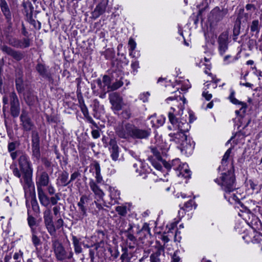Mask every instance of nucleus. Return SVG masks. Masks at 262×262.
<instances>
[{"label": "nucleus", "instance_id": "1", "mask_svg": "<svg viewBox=\"0 0 262 262\" xmlns=\"http://www.w3.org/2000/svg\"><path fill=\"white\" fill-rule=\"evenodd\" d=\"M18 162L20 170L23 174L24 189L25 190L28 189L30 191L32 189L34 192V185L32 181L33 169L27 154H25L23 156L19 157Z\"/></svg>", "mask_w": 262, "mask_h": 262}, {"label": "nucleus", "instance_id": "2", "mask_svg": "<svg viewBox=\"0 0 262 262\" xmlns=\"http://www.w3.org/2000/svg\"><path fill=\"white\" fill-rule=\"evenodd\" d=\"M52 248L58 261L70 259L73 257V252L71 250H67L62 244L57 239H52Z\"/></svg>", "mask_w": 262, "mask_h": 262}, {"label": "nucleus", "instance_id": "3", "mask_svg": "<svg viewBox=\"0 0 262 262\" xmlns=\"http://www.w3.org/2000/svg\"><path fill=\"white\" fill-rule=\"evenodd\" d=\"M235 180L233 172L228 170L227 173L223 174L221 180L217 179L215 182L221 186L223 190L226 192L230 193L236 189L234 185Z\"/></svg>", "mask_w": 262, "mask_h": 262}, {"label": "nucleus", "instance_id": "4", "mask_svg": "<svg viewBox=\"0 0 262 262\" xmlns=\"http://www.w3.org/2000/svg\"><path fill=\"white\" fill-rule=\"evenodd\" d=\"M133 131V124L126 123L124 124L118 125L115 128L116 135L120 138L128 140L132 138Z\"/></svg>", "mask_w": 262, "mask_h": 262}, {"label": "nucleus", "instance_id": "5", "mask_svg": "<svg viewBox=\"0 0 262 262\" xmlns=\"http://www.w3.org/2000/svg\"><path fill=\"white\" fill-rule=\"evenodd\" d=\"M178 128L179 130V132L176 133H170L169 136L171 138V141L182 145L183 142L187 140V137L185 134V132L187 131L188 129L184 128L180 123L178 124Z\"/></svg>", "mask_w": 262, "mask_h": 262}, {"label": "nucleus", "instance_id": "6", "mask_svg": "<svg viewBox=\"0 0 262 262\" xmlns=\"http://www.w3.org/2000/svg\"><path fill=\"white\" fill-rule=\"evenodd\" d=\"M10 113L12 116L16 118L20 113V105L18 97L14 92L10 94Z\"/></svg>", "mask_w": 262, "mask_h": 262}, {"label": "nucleus", "instance_id": "7", "mask_svg": "<svg viewBox=\"0 0 262 262\" xmlns=\"http://www.w3.org/2000/svg\"><path fill=\"white\" fill-rule=\"evenodd\" d=\"M45 226L51 235L56 233V228L53 221V216L50 209H46L43 213Z\"/></svg>", "mask_w": 262, "mask_h": 262}, {"label": "nucleus", "instance_id": "8", "mask_svg": "<svg viewBox=\"0 0 262 262\" xmlns=\"http://www.w3.org/2000/svg\"><path fill=\"white\" fill-rule=\"evenodd\" d=\"M228 32L225 31L222 33L217 39L219 44L218 49L221 55H223L228 48L229 43Z\"/></svg>", "mask_w": 262, "mask_h": 262}, {"label": "nucleus", "instance_id": "9", "mask_svg": "<svg viewBox=\"0 0 262 262\" xmlns=\"http://www.w3.org/2000/svg\"><path fill=\"white\" fill-rule=\"evenodd\" d=\"M109 100L113 110L119 111L122 109L123 99L119 93L113 92L110 94Z\"/></svg>", "mask_w": 262, "mask_h": 262}, {"label": "nucleus", "instance_id": "10", "mask_svg": "<svg viewBox=\"0 0 262 262\" xmlns=\"http://www.w3.org/2000/svg\"><path fill=\"white\" fill-rule=\"evenodd\" d=\"M20 120L24 130L28 132L32 130L34 126L33 122L28 116V113L23 111L20 116Z\"/></svg>", "mask_w": 262, "mask_h": 262}, {"label": "nucleus", "instance_id": "11", "mask_svg": "<svg viewBox=\"0 0 262 262\" xmlns=\"http://www.w3.org/2000/svg\"><path fill=\"white\" fill-rule=\"evenodd\" d=\"M0 48L3 52L11 56L17 61H20L24 57V54L23 52L14 50L5 45L2 46Z\"/></svg>", "mask_w": 262, "mask_h": 262}, {"label": "nucleus", "instance_id": "12", "mask_svg": "<svg viewBox=\"0 0 262 262\" xmlns=\"http://www.w3.org/2000/svg\"><path fill=\"white\" fill-rule=\"evenodd\" d=\"M132 138L138 139H146L150 135V129H140L133 124Z\"/></svg>", "mask_w": 262, "mask_h": 262}, {"label": "nucleus", "instance_id": "13", "mask_svg": "<svg viewBox=\"0 0 262 262\" xmlns=\"http://www.w3.org/2000/svg\"><path fill=\"white\" fill-rule=\"evenodd\" d=\"M0 7L2 12L7 20V22L8 23V29L10 30L12 28V25L11 22V14L6 0H0Z\"/></svg>", "mask_w": 262, "mask_h": 262}, {"label": "nucleus", "instance_id": "14", "mask_svg": "<svg viewBox=\"0 0 262 262\" xmlns=\"http://www.w3.org/2000/svg\"><path fill=\"white\" fill-rule=\"evenodd\" d=\"M228 10L226 8H223L221 10L216 7L211 12L210 17L216 22L221 20L228 13Z\"/></svg>", "mask_w": 262, "mask_h": 262}, {"label": "nucleus", "instance_id": "15", "mask_svg": "<svg viewBox=\"0 0 262 262\" xmlns=\"http://www.w3.org/2000/svg\"><path fill=\"white\" fill-rule=\"evenodd\" d=\"M88 200V197L86 195H82L80 199V201L77 203V206L80 213V215L79 217L81 220L83 219L84 217L87 216L85 205L87 204Z\"/></svg>", "mask_w": 262, "mask_h": 262}, {"label": "nucleus", "instance_id": "16", "mask_svg": "<svg viewBox=\"0 0 262 262\" xmlns=\"http://www.w3.org/2000/svg\"><path fill=\"white\" fill-rule=\"evenodd\" d=\"M107 5V0H102L99 3L92 12V18L96 19L103 14L105 11Z\"/></svg>", "mask_w": 262, "mask_h": 262}, {"label": "nucleus", "instance_id": "17", "mask_svg": "<svg viewBox=\"0 0 262 262\" xmlns=\"http://www.w3.org/2000/svg\"><path fill=\"white\" fill-rule=\"evenodd\" d=\"M49 182L50 179L48 173L46 171L42 172L36 181L37 190L43 189L42 187L47 186Z\"/></svg>", "mask_w": 262, "mask_h": 262}, {"label": "nucleus", "instance_id": "18", "mask_svg": "<svg viewBox=\"0 0 262 262\" xmlns=\"http://www.w3.org/2000/svg\"><path fill=\"white\" fill-rule=\"evenodd\" d=\"M110 149L111 152V157L114 161H117L119 157V147L117 141L114 139H111L109 142Z\"/></svg>", "mask_w": 262, "mask_h": 262}, {"label": "nucleus", "instance_id": "19", "mask_svg": "<svg viewBox=\"0 0 262 262\" xmlns=\"http://www.w3.org/2000/svg\"><path fill=\"white\" fill-rule=\"evenodd\" d=\"M36 70L43 78L47 79L49 81L52 79L51 75L47 70L45 64L38 63L36 66Z\"/></svg>", "mask_w": 262, "mask_h": 262}, {"label": "nucleus", "instance_id": "20", "mask_svg": "<svg viewBox=\"0 0 262 262\" xmlns=\"http://www.w3.org/2000/svg\"><path fill=\"white\" fill-rule=\"evenodd\" d=\"M37 191L40 204L45 207L48 206L49 205L50 198L47 195L43 189L37 190Z\"/></svg>", "mask_w": 262, "mask_h": 262}, {"label": "nucleus", "instance_id": "21", "mask_svg": "<svg viewBox=\"0 0 262 262\" xmlns=\"http://www.w3.org/2000/svg\"><path fill=\"white\" fill-rule=\"evenodd\" d=\"M69 173L66 171H63L58 177V182L57 184L59 186H66L70 183V181H68Z\"/></svg>", "mask_w": 262, "mask_h": 262}, {"label": "nucleus", "instance_id": "22", "mask_svg": "<svg viewBox=\"0 0 262 262\" xmlns=\"http://www.w3.org/2000/svg\"><path fill=\"white\" fill-rule=\"evenodd\" d=\"M249 16L248 13H245L244 9L243 8H241L238 11L235 22L240 24H241L242 22H247L248 20Z\"/></svg>", "mask_w": 262, "mask_h": 262}, {"label": "nucleus", "instance_id": "23", "mask_svg": "<svg viewBox=\"0 0 262 262\" xmlns=\"http://www.w3.org/2000/svg\"><path fill=\"white\" fill-rule=\"evenodd\" d=\"M90 186L94 193L99 198H101L104 195L103 192L99 188L96 184L92 181L90 182Z\"/></svg>", "mask_w": 262, "mask_h": 262}, {"label": "nucleus", "instance_id": "24", "mask_svg": "<svg viewBox=\"0 0 262 262\" xmlns=\"http://www.w3.org/2000/svg\"><path fill=\"white\" fill-rule=\"evenodd\" d=\"M32 147L40 146V140L38 133L36 131L32 133Z\"/></svg>", "mask_w": 262, "mask_h": 262}, {"label": "nucleus", "instance_id": "25", "mask_svg": "<svg viewBox=\"0 0 262 262\" xmlns=\"http://www.w3.org/2000/svg\"><path fill=\"white\" fill-rule=\"evenodd\" d=\"M73 243L74 247V251L76 254L82 252V249L81 247L79 240L75 236L72 237Z\"/></svg>", "mask_w": 262, "mask_h": 262}, {"label": "nucleus", "instance_id": "26", "mask_svg": "<svg viewBox=\"0 0 262 262\" xmlns=\"http://www.w3.org/2000/svg\"><path fill=\"white\" fill-rule=\"evenodd\" d=\"M36 97L31 92H28L24 99L26 103L28 105H32L34 104Z\"/></svg>", "mask_w": 262, "mask_h": 262}, {"label": "nucleus", "instance_id": "27", "mask_svg": "<svg viewBox=\"0 0 262 262\" xmlns=\"http://www.w3.org/2000/svg\"><path fill=\"white\" fill-rule=\"evenodd\" d=\"M31 204L32 210L36 213H39L40 211L39 206L36 200L34 193L31 196Z\"/></svg>", "mask_w": 262, "mask_h": 262}, {"label": "nucleus", "instance_id": "28", "mask_svg": "<svg viewBox=\"0 0 262 262\" xmlns=\"http://www.w3.org/2000/svg\"><path fill=\"white\" fill-rule=\"evenodd\" d=\"M231 102L234 104H240L242 106V108H246L247 107V104L246 103L238 101L234 97V92L232 91L229 97Z\"/></svg>", "mask_w": 262, "mask_h": 262}, {"label": "nucleus", "instance_id": "29", "mask_svg": "<svg viewBox=\"0 0 262 262\" xmlns=\"http://www.w3.org/2000/svg\"><path fill=\"white\" fill-rule=\"evenodd\" d=\"M168 118L170 122L173 124H176L180 123L181 125H184V123H182L181 121H179V119L176 117V115L173 114V112H169L168 113ZM185 125H188L187 123H185Z\"/></svg>", "mask_w": 262, "mask_h": 262}, {"label": "nucleus", "instance_id": "30", "mask_svg": "<svg viewBox=\"0 0 262 262\" xmlns=\"http://www.w3.org/2000/svg\"><path fill=\"white\" fill-rule=\"evenodd\" d=\"M16 89L18 93H21L24 91L23 79H15Z\"/></svg>", "mask_w": 262, "mask_h": 262}, {"label": "nucleus", "instance_id": "31", "mask_svg": "<svg viewBox=\"0 0 262 262\" xmlns=\"http://www.w3.org/2000/svg\"><path fill=\"white\" fill-rule=\"evenodd\" d=\"M250 30L251 32H256V33H258L260 30V26L259 21L258 20H254L252 21Z\"/></svg>", "mask_w": 262, "mask_h": 262}, {"label": "nucleus", "instance_id": "32", "mask_svg": "<svg viewBox=\"0 0 262 262\" xmlns=\"http://www.w3.org/2000/svg\"><path fill=\"white\" fill-rule=\"evenodd\" d=\"M241 25V24L235 22V24H234L233 29V39L234 41H236L237 36L240 33Z\"/></svg>", "mask_w": 262, "mask_h": 262}, {"label": "nucleus", "instance_id": "33", "mask_svg": "<svg viewBox=\"0 0 262 262\" xmlns=\"http://www.w3.org/2000/svg\"><path fill=\"white\" fill-rule=\"evenodd\" d=\"M140 162L141 168L142 169V170H141V171L142 172L147 173L151 172V171L152 170L151 168H150V166H149L148 164L145 163L144 161H140Z\"/></svg>", "mask_w": 262, "mask_h": 262}, {"label": "nucleus", "instance_id": "34", "mask_svg": "<svg viewBox=\"0 0 262 262\" xmlns=\"http://www.w3.org/2000/svg\"><path fill=\"white\" fill-rule=\"evenodd\" d=\"M20 145V143L18 141L10 142L8 145V150L9 152L15 150L16 148L18 147Z\"/></svg>", "mask_w": 262, "mask_h": 262}, {"label": "nucleus", "instance_id": "35", "mask_svg": "<svg viewBox=\"0 0 262 262\" xmlns=\"http://www.w3.org/2000/svg\"><path fill=\"white\" fill-rule=\"evenodd\" d=\"M123 84V82L121 81V78L119 80H116V81L113 82L111 86H110L109 91H115L120 88Z\"/></svg>", "mask_w": 262, "mask_h": 262}, {"label": "nucleus", "instance_id": "36", "mask_svg": "<svg viewBox=\"0 0 262 262\" xmlns=\"http://www.w3.org/2000/svg\"><path fill=\"white\" fill-rule=\"evenodd\" d=\"M150 149L154 156L158 161H163V159L161 156L160 152L156 147L151 146Z\"/></svg>", "mask_w": 262, "mask_h": 262}, {"label": "nucleus", "instance_id": "37", "mask_svg": "<svg viewBox=\"0 0 262 262\" xmlns=\"http://www.w3.org/2000/svg\"><path fill=\"white\" fill-rule=\"evenodd\" d=\"M114 75H112L111 78L108 75H105L103 76L102 78V81L104 84V86H107L108 90H110V86L111 85V83L112 81L113 80Z\"/></svg>", "mask_w": 262, "mask_h": 262}, {"label": "nucleus", "instance_id": "38", "mask_svg": "<svg viewBox=\"0 0 262 262\" xmlns=\"http://www.w3.org/2000/svg\"><path fill=\"white\" fill-rule=\"evenodd\" d=\"M25 154L26 152L23 150L18 149L15 151L14 150L10 152V156L12 160H14L17 157H20Z\"/></svg>", "mask_w": 262, "mask_h": 262}, {"label": "nucleus", "instance_id": "39", "mask_svg": "<svg viewBox=\"0 0 262 262\" xmlns=\"http://www.w3.org/2000/svg\"><path fill=\"white\" fill-rule=\"evenodd\" d=\"M28 4H29V7L30 9V13L29 14V21L31 24L33 25L34 27H36V21H35V19H34L33 18V11L34 8L31 3H29Z\"/></svg>", "mask_w": 262, "mask_h": 262}, {"label": "nucleus", "instance_id": "40", "mask_svg": "<svg viewBox=\"0 0 262 262\" xmlns=\"http://www.w3.org/2000/svg\"><path fill=\"white\" fill-rule=\"evenodd\" d=\"M115 210L118 213L123 216H125L127 214L126 207L124 206H118L116 207Z\"/></svg>", "mask_w": 262, "mask_h": 262}, {"label": "nucleus", "instance_id": "41", "mask_svg": "<svg viewBox=\"0 0 262 262\" xmlns=\"http://www.w3.org/2000/svg\"><path fill=\"white\" fill-rule=\"evenodd\" d=\"M32 156L37 160H39L40 157V146L32 147Z\"/></svg>", "mask_w": 262, "mask_h": 262}, {"label": "nucleus", "instance_id": "42", "mask_svg": "<svg viewBox=\"0 0 262 262\" xmlns=\"http://www.w3.org/2000/svg\"><path fill=\"white\" fill-rule=\"evenodd\" d=\"M60 193H57L54 196L50 198L49 204L51 203L52 205H56L58 201L60 200Z\"/></svg>", "mask_w": 262, "mask_h": 262}, {"label": "nucleus", "instance_id": "43", "mask_svg": "<svg viewBox=\"0 0 262 262\" xmlns=\"http://www.w3.org/2000/svg\"><path fill=\"white\" fill-rule=\"evenodd\" d=\"M28 217L27 219L28 223L30 227H34L36 224V219L33 216L29 215V211H28Z\"/></svg>", "mask_w": 262, "mask_h": 262}, {"label": "nucleus", "instance_id": "44", "mask_svg": "<svg viewBox=\"0 0 262 262\" xmlns=\"http://www.w3.org/2000/svg\"><path fill=\"white\" fill-rule=\"evenodd\" d=\"M10 167L12 169L13 174L17 178H20L21 177V172H20L18 168L16 167V165H12Z\"/></svg>", "mask_w": 262, "mask_h": 262}, {"label": "nucleus", "instance_id": "45", "mask_svg": "<svg viewBox=\"0 0 262 262\" xmlns=\"http://www.w3.org/2000/svg\"><path fill=\"white\" fill-rule=\"evenodd\" d=\"M160 251H157L156 253L152 254L150 256L151 262H158L159 261V256L160 255Z\"/></svg>", "mask_w": 262, "mask_h": 262}, {"label": "nucleus", "instance_id": "46", "mask_svg": "<svg viewBox=\"0 0 262 262\" xmlns=\"http://www.w3.org/2000/svg\"><path fill=\"white\" fill-rule=\"evenodd\" d=\"M231 152V148H229L226 151V152H225V155H224L223 158L222 160V165H224V164H226Z\"/></svg>", "mask_w": 262, "mask_h": 262}, {"label": "nucleus", "instance_id": "47", "mask_svg": "<svg viewBox=\"0 0 262 262\" xmlns=\"http://www.w3.org/2000/svg\"><path fill=\"white\" fill-rule=\"evenodd\" d=\"M20 48H25L29 47L30 45V40L29 38H25L20 40Z\"/></svg>", "mask_w": 262, "mask_h": 262}, {"label": "nucleus", "instance_id": "48", "mask_svg": "<svg viewBox=\"0 0 262 262\" xmlns=\"http://www.w3.org/2000/svg\"><path fill=\"white\" fill-rule=\"evenodd\" d=\"M47 122L49 123H57L58 120L57 117L53 115H47L46 116Z\"/></svg>", "mask_w": 262, "mask_h": 262}, {"label": "nucleus", "instance_id": "49", "mask_svg": "<svg viewBox=\"0 0 262 262\" xmlns=\"http://www.w3.org/2000/svg\"><path fill=\"white\" fill-rule=\"evenodd\" d=\"M180 251L178 250L176 251L171 256V262H179L181 258L179 255Z\"/></svg>", "mask_w": 262, "mask_h": 262}, {"label": "nucleus", "instance_id": "50", "mask_svg": "<svg viewBox=\"0 0 262 262\" xmlns=\"http://www.w3.org/2000/svg\"><path fill=\"white\" fill-rule=\"evenodd\" d=\"M23 71L21 69L18 68L15 70V79H23Z\"/></svg>", "mask_w": 262, "mask_h": 262}, {"label": "nucleus", "instance_id": "51", "mask_svg": "<svg viewBox=\"0 0 262 262\" xmlns=\"http://www.w3.org/2000/svg\"><path fill=\"white\" fill-rule=\"evenodd\" d=\"M10 44L13 47L20 48V40L13 39L12 41H10Z\"/></svg>", "mask_w": 262, "mask_h": 262}, {"label": "nucleus", "instance_id": "52", "mask_svg": "<svg viewBox=\"0 0 262 262\" xmlns=\"http://www.w3.org/2000/svg\"><path fill=\"white\" fill-rule=\"evenodd\" d=\"M128 45L129 46V50L133 52L136 48V43L135 40L132 38H130L128 41Z\"/></svg>", "mask_w": 262, "mask_h": 262}, {"label": "nucleus", "instance_id": "53", "mask_svg": "<svg viewBox=\"0 0 262 262\" xmlns=\"http://www.w3.org/2000/svg\"><path fill=\"white\" fill-rule=\"evenodd\" d=\"M32 242L35 247L40 244V240L36 235H33L32 237Z\"/></svg>", "mask_w": 262, "mask_h": 262}, {"label": "nucleus", "instance_id": "54", "mask_svg": "<svg viewBox=\"0 0 262 262\" xmlns=\"http://www.w3.org/2000/svg\"><path fill=\"white\" fill-rule=\"evenodd\" d=\"M64 222L61 218L58 219L55 223L56 226L55 228L56 229H59L61 228L63 225Z\"/></svg>", "mask_w": 262, "mask_h": 262}, {"label": "nucleus", "instance_id": "55", "mask_svg": "<svg viewBox=\"0 0 262 262\" xmlns=\"http://www.w3.org/2000/svg\"><path fill=\"white\" fill-rule=\"evenodd\" d=\"M206 89L203 92L202 96L207 101L210 100L212 98V95L209 94L208 91H206Z\"/></svg>", "mask_w": 262, "mask_h": 262}, {"label": "nucleus", "instance_id": "56", "mask_svg": "<svg viewBox=\"0 0 262 262\" xmlns=\"http://www.w3.org/2000/svg\"><path fill=\"white\" fill-rule=\"evenodd\" d=\"M122 251H123V253L121 255L120 259L122 260V262H123V260L128 256L127 249L126 248H122Z\"/></svg>", "mask_w": 262, "mask_h": 262}, {"label": "nucleus", "instance_id": "57", "mask_svg": "<svg viewBox=\"0 0 262 262\" xmlns=\"http://www.w3.org/2000/svg\"><path fill=\"white\" fill-rule=\"evenodd\" d=\"M80 176V173L78 171H75L71 176V178L70 180V183L71 182L74 181L76 179H77Z\"/></svg>", "mask_w": 262, "mask_h": 262}, {"label": "nucleus", "instance_id": "58", "mask_svg": "<svg viewBox=\"0 0 262 262\" xmlns=\"http://www.w3.org/2000/svg\"><path fill=\"white\" fill-rule=\"evenodd\" d=\"M108 251L110 252L111 255L114 258H116L118 257L119 255V252L117 249H115L114 251H113L111 248L108 249Z\"/></svg>", "mask_w": 262, "mask_h": 262}, {"label": "nucleus", "instance_id": "59", "mask_svg": "<svg viewBox=\"0 0 262 262\" xmlns=\"http://www.w3.org/2000/svg\"><path fill=\"white\" fill-rule=\"evenodd\" d=\"M92 137L95 139H97L100 137V130L98 129H93L92 131Z\"/></svg>", "mask_w": 262, "mask_h": 262}, {"label": "nucleus", "instance_id": "60", "mask_svg": "<svg viewBox=\"0 0 262 262\" xmlns=\"http://www.w3.org/2000/svg\"><path fill=\"white\" fill-rule=\"evenodd\" d=\"M122 114L124 118L129 119L131 117V113L129 110H125L123 111Z\"/></svg>", "mask_w": 262, "mask_h": 262}, {"label": "nucleus", "instance_id": "61", "mask_svg": "<svg viewBox=\"0 0 262 262\" xmlns=\"http://www.w3.org/2000/svg\"><path fill=\"white\" fill-rule=\"evenodd\" d=\"M104 245V242L103 240H101L100 242L95 244L93 246L95 247V249L97 250L99 248H103Z\"/></svg>", "mask_w": 262, "mask_h": 262}, {"label": "nucleus", "instance_id": "62", "mask_svg": "<svg viewBox=\"0 0 262 262\" xmlns=\"http://www.w3.org/2000/svg\"><path fill=\"white\" fill-rule=\"evenodd\" d=\"M81 110L82 112L83 115L86 116L87 115H88V110L84 104H83L80 106Z\"/></svg>", "mask_w": 262, "mask_h": 262}, {"label": "nucleus", "instance_id": "63", "mask_svg": "<svg viewBox=\"0 0 262 262\" xmlns=\"http://www.w3.org/2000/svg\"><path fill=\"white\" fill-rule=\"evenodd\" d=\"M127 238L130 240V241H132L134 242V243H135V242H136V238L135 237V236L133 234H132L131 233H128L127 234Z\"/></svg>", "mask_w": 262, "mask_h": 262}, {"label": "nucleus", "instance_id": "64", "mask_svg": "<svg viewBox=\"0 0 262 262\" xmlns=\"http://www.w3.org/2000/svg\"><path fill=\"white\" fill-rule=\"evenodd\" d=\"M256 40L254 39H250L248 41V47L249 49L251 50L253 47V46L256 44Z\"/></svg>", "mask_w": 262, "mask_h": 262}]
</instances>
